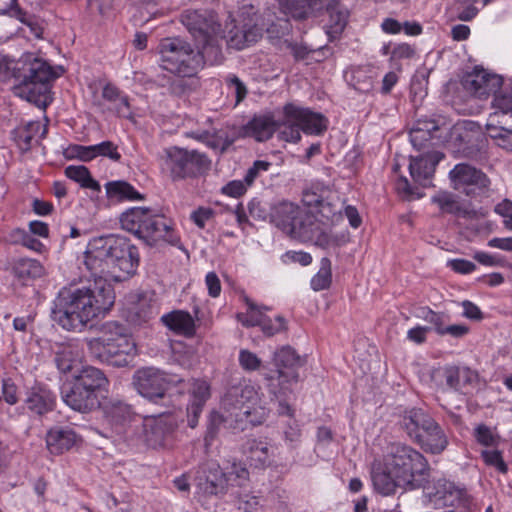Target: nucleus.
<instances>
[{"instance_id": "obj_1", "label": "nucleus", "mask_w": 512, "mask_h": 512, "mask_svg": "<svg viewBox=\"0 0 512 512\" xmlns=\"http://www.w3.org/2000/svg\"><path fill=\"white\" fill-rule=\"evenodd\" d=\"M84 264L93 280L82 286L62 287L51 303L52 320L69 332H82L90 322L108 315L115 303L112 282L135 273L139 253L125 237L100 236L88 242Z\"/></svg>"}, {"instance_id": "obj_2", "label": "nucleus", "mask_w": 512, "mask_h": 512, "mask_svg": "<svg viewBox=\"0 0 512 512\" xmlns=\"http://www.w3.org/2000/svg\"><path fill=\"white\" fill-rule=\"evenodd\" d=\"M220 406L224 413L214 410L208 416L206 444L212 443L224 425L244 431L249 426L263 424L269 414L259 389L250 383L230 387L222 397Z\"/></svg>"}, {"instance_id": "obj_3", "label": "nucleus", "mask_w": 512, "mask_h": 512, "mask_svg": "<svg viewBox=\"0 0 512 512\" xmlns=\"http://www.w3.org/2000/svg\"><path fill=\"white\" fill-rule=\"evenodd\" d=\"M101 336L87 340L90 355L101 363L126 367L138 354L137 344L129 329L116 321L101 326Z\"/></svg>"}, {"instance_id": "obj_4", "label": "nucleus", "mask_w": 512, "mask_h": 512, "mask_svg": "<svg viewBox=\"0 0 512 512\" xmlns=\"http://www.w3.org/2000/svg\"><path fill=\"white\" fill-rule=\"evenodd\" d=\"M119 221L124 230L142 239L149 246H154L159 241L180 246V236L175 231L172 221L148 207L129 208L120 215Z\"/></svg>"}, {"instance_id": "obj_5", "label": "nucleus", "mask_w": 512, "mask_h": 512, "mask_svg": "<svg viewBox=\"0 0 512 512\" xmlns=\"http://www.w3.org/2000/svg\"><path fill=\"white\" fill-rule=\"evenodd\" d=\"M388 467L407 490L423 486L429 476V464L426 458L414 448L405 444H393L385 457Z\"/></svg>"}, {"instance_id": "obj_6", "label": "nucleus", "mask_w": 512, "mask_h": 512, "mask_svg": "<svg viewBox=\"0 0 512 512\" xmlns=\"http://www.w3.org/2000/svg\"><path fill=\"white\" fill-rule=\"evenodd\" d=\"M161 67L182 78H195L203 69V59L192 45L179 37H167L158 45Z\"/></svg>"}, {"instance_id": "obj_7", "label": "nucleus", "mask_w": 512, "mask_h": 512, "mask_svg": "<svg viewBox=\"0 0 512 512\" xmlns=\"http://www.w3.org/2000/svg\"><path fill=\"white\" fill-rule=\"evenodd\" d=\"M60 76L46 61L35 58L29 63L27 73L13 88L14 94L41 109L52 102V82Z\"/></svg>"}, {"instance_id": "obj_8", "label": "nucleus", "mask_w": 512, "mask_h": 512, "mask_svg": "<svg viewBox=\"0 0 512 512\" xmlns=\"http://www.w3.org/2000/svg\"><path fill=\"white\" fill-rule=\"evenodd\" d=\"M162 166L173 181H178L193 177L206 169L209 160L197 150L173 146L164 150Z\"/></svg>"}, {"instance_id": "obj_9", "label": "nucleus", "mask_w": 512, "mask_h": 512, "mask_svg": "<svg viewBox=\"0 0 512 512\" xmlns=\"http://www.w3.org/2000/svg\"><path fill=\"white\" fill-rule=\"evenodd\" d=\"M239 18V24L232 21V26L228 29L226 35L227 44L237 50H241L261 39L265 26L262 16L253 5L243 6Z\"/></svg>"}, {"instance_id": "obj_10", "label": "nucleus", "mask_w": 512, "mask_h": 512, "mask_svg": "<svg viewBox=\"0 0 512 512\" xmlns=\"http://www.w3.org/2000/svg\"><path fill=\"white\" fill-rule=\"evenodd\" d=\"M178 427L172 415H159L145 419L143 436L146 444L154 449L170 448L174 443V432Z\"/></svg>"}, {"instance_id": "obj_11", "label": "nucleus", "mask_w": 512, "mask_h": 512, "mask_svg": "<svg viewBox=\"0 0 512 512\" xmlns=\"http://www.w3.org/2000/svg\"><path fill=\"white\" fill-rule=\"evenodd\" d=\"M171 382L167 374L154 367L138 369L133 375V385L137 392L150 400L163 398Z\"/></svg>"}, {"instance_id": "obj_12", "label": "nucleus", "mask_w": 512, "mask_h": 512, "mask_svg": "<svg viewBox=\"0 0 512 512\" xmlns=\"http://www.w3.org/2000/svg\"><path fill=\"white\" fill-rule=\"evenodd\" d=\"M273 363L277 367V381L280 385V390L274 391V394L286 396L291 385L298 381L297 370L302 365L301 358L291 347L284 346L274 353Z\"/></svg>"}, {"instance_id": "obj_13", "label": "nucleus", "mask_w": 512, "mask_h": 512, "mask_svg": "<svg viewBox=\"0 0 512 512\" xmlns=\"http://www.w3.org/2000/svg\"><path fill=\"white\" fill-rule=\"evenodd\" d=\"M282 115L288 121L297 122L302 132L307 135H321L328 127V119L323 114L294 103L285 104L282 109Z\"/></svg>"}, {"instance_id": "obj_14", "label": "nucleus", "mask_w": 512, "mask_h": 512, "mask_svg": "<svg viewBox=\"0 0 512 512\" xmlns=\"http://www.w3.org/2000/svg\"><path fill=\"white\" fill-rule=\"evenodd\" d=\"M230 486V478L216 462H206L199 466L196 475L198 492L204 495L225 494Z\"/></svg>"}, {"instance_id": "obj_15", "label": "nucleus", "mask_w": 512, "mask_h": 512, "mask_svg": "<svg viewBox=\"0 0 512 512\" xmlns=\"http://www.w3.org/2000/svg\"><path fill=\"white\" fill-rule=\"evenodd\" d=\"M449 176L453 188L467 196L474 194L476 188L485 187L488 182L484 173L464 163L457 164Z\"/></svg>"}, {"instance_id": "obj_16", "label": "nucleus", "mask_w": 512, "mask_h": 512, "mask_svg": "<svg viewBox=\"0 0 512 512\" xmlns=\"http://www.w3.org/2000/svg\"><path fill=\"white\" fill-rule=\"evenodd\" d=\"M511 82L512 81L507 83V85ZM500 86L501 78L497 75L490 74L484 69L475 68L464 78V87L479 98L486 97L490 94H494L495 97L505 88L503 87L498 92ZM504 86H506V84Z\"/></svg>"}, {"instance_id": "obj_17", "label": "nucleus", "mask_w": 512, "mask_h": 512, "mask_svg": "<svg viewBox=\"0 0 512 512\" xmlns=\"http://www.w3.org/2000/svg\"><path fill=\"white\" fill-rule=\"evenodd\" d=\"M61 396L67 406L80 413L91 412L101 403L99 396L73 382L63 386Z\"/></svg>"}, {"instance_id": "obj_18", "label": "nucleus", "mask_w": 512, "mask_h": 512, "mask_svg": "<svg viewBox=\"0 0 512 512\" xmlns=\"http://www.w3.org/2000/svg\"><path fill=\"white\" fill-rule=\"evenodd\" d=\"M492 108L495 110L490 114L488 122L486 124V131L489 137L502 141L503 134L507 131L506 128L498 127L496 123H499L497 117L499 114H511L512 115V82L506 85L505 88L493 98Z\"/></svg>"}, {"instance_id": "obj_19", "label": "nucleus", "mask_w": 512, "mask_h": 512, "mask_svg": "<svg viewBox=\"0 0 512 512\" xmlns=\"http://www.w3.org/2000/svg\"><path fill=\"white\" fill-rule=\"evenodd\" d=\"M181 23L188 29L194 41L206 39L209 33L219 30L220 24L216 22L213 16H207L205 13L187 9L180 15Z\"/></svg>"}, {"instance_id": "obj_20", "label": "nucleus", "mask_w": 512, "mask_h": 512, "mask_svg": "<svg viewBox=\"0 0 512 512\" xmlns=\"http://www.w3.org/2000/svg\"><path fill=\"white\" fill-rule=\"evenodd\" d=\"M277 447L267 439H250L246 442L244 453L250 466L266 469L275 464Z\"/></svg>"}, {"instance_id": "obj_21", "label": "nucleus", "mask_w": 512, "mask_h": 512, "mask_svg": "<svg viewBox=\"0 0 512 512\" xmlns=\"http://www.w3.org/2000/svg\"><path fill=\"white\" fill-rule=\"evenodd\" d=\"M291 238L301 242L316 241L322 243L326 235L322 231L321 223L313 214H310L301 208L300 217L292 225L287 233Z\"/></svg>"}, {"instance_id": "obj_22", "label": "nucleus", "mask_w": 512, "mask_h": 512, "mask_svg": "<svg viewBox=\"0 0 512 512\" xmlns=\"http://www.w3.org/2000/svg\"><path fill=\"white\" fill-rule=\"evenodd\" d=\"M279 12L297 21L306 20L323 7L324 0H274Z\"/></svg>"}, {"instance_id": "obj_23", "label": "nucleus", "mask_w": 512, "mask_h": 512, "mask_svg": "<svg viewBox=\"0 0 512 512\" xmlns=\"http://www.w3.org/2000/svg\"><path fill=\"white\" fill-rule=\"evenodd\" d=\"M81 442V437L69 427H55L46 434V447L53 455H61Z\"/></svg>"}, {"instance_id": "obj_24", "label": "nucleus", "mask_w": 512, "mask_h": 512, "mask_svg": "<svg viewBox=\"0 0 512 512\" xmlns=\"http://www.w3.org/2000/svg\"><path fill=\"white\" fill-rule=\"evenodd\" d=\"M371 479L374 489L381 495L388 496L395 493L397 487H402L396 478V474L392 473L388 467V460L384 462L375 461L371 469Z\"/></svg>"}, {"instance_id": "obj_25", "label": "nucleus", "mask_w": 512, "mask_h": 512, "mask_svg": "<svg viewBox=\"0 0 512 512\" xmlns=\"http://www.w3.org/2000/svg\"><path fill=\"white\" fill-rule=\"evenodd\" d=\"M275 397L278 400V414L288 417V420L282 426L284 441L289 446L296 447L301 440L302 432L299 422L294 417L295 410L285 399H281V396L278 394L275 393Z\"/></svg>"}, {"instance_id": "obj_26", "label": "nucleus", "mask_w": 512, "mask_h": 512, "mask_svg": "<svg viewBox=\"0 0 512 512\" xmlns=\"http://www.w3.org/2000/svg\"><path fill=\"white\" fill-rule=\"evenodd\" d=\"M73 383L95 393L99 397L106 393L109 387V380L106 375L93 366L83 367L74 377Z\"/></svg>"}, {"instance_id": "obj_27", "label": "nucleus", "mask_w": 512, "mask_h": 512, "mask_svg": "<svg viewBox=\"0 0 512 512\" xmlns=\"http://www.w3.org/2000/svg\"><path fill=\"white\" fill-rule=\"evenodd\" d=\"M300 213L299 205L290 201H280L271 207L270 219L277 228L287 234L300 217Z\"/></svg>"}, {"instance_id": "obj_28", "label": "nucleus", "mask_w": 512, "mask_h": 512, "mask_svg": "<svg viewBox=\"0 0 512 512\" xmlns=\"http://www.w3.org/2000/svg\"><path fill=\"white\" fill-rule=\"evenodd\" d=\"M429 501L436 507H444L453 505L455 499L458 498V491L453 482L446 479H438L432 485L424 488Z\"/></svg>"}, {"instance_id": "obj_29", "label": "nucleus", "mask_w": 512, "mask_h": 512, "mask_svg": "<svg viewBox=\"0 0 512 512\" xmlns=\"http://www.w3.org/2000/svg\"><path fill=\"white\" fill-rule=\"evenodd\" d=\"M413 442L418 444L425 452L431 454L442 453L448 445L445 432L435 420Z\"/></svg>"}, {"instance_id": "obj_30", "label": "nucleus", "mask_w": 512, "mask_h": 512, "mask_svg": "<svg viewBox=\"0 0 512 512\" xmlns=\"http://www.w3.org/2000/svg\"><path fill=\"white\" fill-rule=\"evenodd\" d=\"M206 39H198L195 41L197 45L196 53H199L203 59V68L205 65H218L223 62L224 56L220 46V29L209 33Z\"/></svg>"}, {"instance_id": "obj_31", "label": "nucleus", "mask_w": 512, "mask_h": 512, "mask_svg": "<svg viewBox=\"0 0 512 512\" xmlns=\"http://www.w3.org/2000/svg\"><path fill=\"white\" fill-rule=\"evenodd\" d=\"M434 419L420 408H412L405 411L401 420V427L407 433L408 437L414 441L429 425H432Z\"/></svg>"}, {"instance_id": "obj_32", "label": "nucleus", "mask_w": 512, "mask_h": 512, "mask_svg": "<svg viewBox=\"0 0 512 512\" xmlns=\"http://www.w3.org/2000/svg\"><path fill=\"white\" fill-rule=\"evenodd\" d=\"M442 158L443 154L439 152H432L419 157H412L409 164L411 177L417 182L430 179L434 174L436 165Z\"/></svg>"}, {"instance_id": "obj_33", "label": "nucleus", "mask_w": 512, "mask_h": 512, "mask_svg": "<svg viewBox=\"0 0 512 512\" xmlns=\"http://www.w3.org/2000/svg\"><path fill=\"white\" fill-rule=\"evenodd\" d=\"M55 400V395L49 389L35 385L29 390L25 404L30 411L42 415L54 408Z\"/></svg>"}, {"instance_id": "obj_34", "label": "nucleus", "mask_w": 512, "mask_h": 512, "mask_svg": "<svg viewBox=\"0 0 512 512\" xmlns=\"http://www.w3.org/2000/svg\"><path fill=\"white\" fill-rule=\"evenodd\" d=\"M163 324L175 333L193 337L196 333V324L193 317L186 311L176 310L161 317Z\"/></svg>"}, {"instance_id": "obj_35", "label": "nucleus", "mask_w": 512, "mask_h": 512, "mask_svg": "<svg viewBox=\"0 0 512 512\" xmlns=\"http://www.w3.org/2000/svg\"><path fill=\"white\" fill-rule=\"evenodd\" d=\"M82 358L79 345L76 342L62 343L55 351V363L61 373H69L76 367Z\"/></svg>"}, {"instance_id": "obj_36", "label": "nucleus", "mask_w": 512, "mask_h": 512, "mask_svg": "<svg viewBox=\"0 0 512 512\" xmlns=\"http://www.w3.org/2000/svg\"><path fill=\"white\" fill-rule=\"evenodd\" d=\"M442 377L448 388L459 391L475 383L478 375L468 367L446 366L442 370Z\"/></svg>"}, {"instance_id": "obj_37", "label": "nucleus", "mask_w": 512, "mask_h": 512, "mask_svg": "<svg viewBox=\"0 0 512 512\" xmlns=\"http://www.w3.org/2000/svg\"><path fill=\"white\" fill-rule=\"evenodd\" d=\"M278 122L270 115L254 117L247 124V133L257 141H266L277 130Z\"/></svg>"}, {"instance_id": "obj_38", "label": "nucleus", "mask_w": 512, "mask_h": 512, "mask_svg": "<svg viewBox=\"0 0 512 512\" xmlns=\"http://www.w3.org/2000/svg\"><path fill=\"white\" fill-rule=\"evenodd\" d=\"M41 133L44 136L45 130L39 121H30L25 125L18 126L13 131V139L22 152L28 151L32 146V141Z\"/></svg>"}, {"instance_id": "obj_39", "label": "nucleus", "mask_w": 512, "mask_h": 512, "mask_svg": "<svg viewBox=\"0 0 512 512\" xmlns=\"http://www.w3.org/2000/svg\"><path fill=\"white\" fill-rule=\"evenodd\" d=\"M13 275L21 281L40 278L45 268L40 261L32 258H18L12 264Z\"/></svg>"}, {"instance_id": "obj_40", "label": "nucleus", "mask_w": 512, "mask_h": 512, "mask_svg": "<svg viewBox=\"0 0 512 512\" xmlns=\"http://www.w3.org/2000/svg\"><path fill=\"white\" fill-rule=\"evenodd\" d=\"M329 19L325 25L326 34L329 39H337L344 31L349 18V12L346 8L339 5L328 9Z\"/></svg>"}, {"instance_id": "obj_41", "label": "nucleus", "mask_w": 512, "mask_h": 512, "mask_svg": "<svg viewBox=\"0 0 512 512\" xmlns=\"http://www.w3.org/2000/svg\"><path fill=\"white\" fill-rule=\"evenodd\" d=\"M107 197L116 201H137L142 200L140 194L134 186L126 181H111L105 185Z\"/></svg>"}, {"instance_id": "obj_42", "label": "nucleus", "mask_w": 512, "mask_h": 512, "mask_svg": "<svg viewBox=\"0 0 512 512\" xmlns=\"http://www.w3.org/2000/svg\"><path fill=\"white\" fill-rule=\"evenodd\" d=\"M64 174L70 180L78 183L82 188L92 191H100V184L96 181L86 166L69 165L65 168Z\"/></svg>"}, {"instance_id": "obj_43", "label": "nucleus", "mask_w": 512, "mask_h": 512, "mask_svg": "<svg viewBox=\"0 0 512 512\" xmlns=\"http://www.w3.org/2000/svg\"><path fill=\"white\" fill-rule=\"evenodd\" d=\"M105 415L115 426H124L133 418L131 407L121 401L112 402L106 406Z\"/></svg>"}, {"instance_id": "obj_44", "label": "nucleus", "mask_w": 512, "mask_h": 512, "mask_svg": "<svg viewBox=\"0 0 512 512\" xmlns=\"http://www.w3.org/2000/svg\"><path fill=\"white\" fill-rule=\"evenodd\" d=\"M9 239L13 244H19L25 248L42 254L46 252V246L37 238L33 237L30 232L24 228H15L9 234Z\"/></svg>"}, {"instance_id": "obj_45", "label": "nucleus", "mask_w": 512, "mask_h": 512, "mask_svg": "<svg viewBox=\"0 0 512 512\" xmlns=\"http://www.w3.org/2000/svg\"><path fill=\"white\" fill-rule=\"evenodd\" d=\"M244 301L247 305V311L245 313H238L236 318L244 327L259 326L261 320L264 319V311L268 308L265 306H257L251 299L244 297Z\"/></svg>"}, {"instance_id": "obj_46", "label": "nucleus", "mask_w": 512, "mask_h": 512, "mask_svg": "<svg viewBox=\"0 0 512 512\" xmlns=\"http://www.w3.org/2000/svg\"><path fill=\"white\" fill-rule=\"evenodd\" d=\"M332 283L331 261L324 257L320 262V269L310 281L311 288L318 292L328 289Z\"/></svg>"}, {"instance_id": "obj_47", "label": "nucleus", "mask_w": 512, "mask_h": 512, "mask_svg": "<svg viewBox=\"0 0 512 512\" xmlns=\"http://www.w3.org/2000/svg\"><path fill=\"white\" fill-rule=\"evenodd\" d=\"M279 129V138L286 142L297 143L301 139V127L295 121H288L283 115L281 120H277Z\"/></svg>"}, {"instance_id": "obj_48", "label": "nucleus", "mask_w": 512, "mask_h": 512, "mask_svg": "<svg viewBox=\"0 0 512 512\" xmlns=\"http://www.w3.org/2000/svg\"><path fill=\"white\" fill-rule=\"evenodd\" d=\"M210 396V384L206 380H192L189 388V402L205 405Z\"/></svg>"}, {"instance_id": "obj_49", "label": "nucleus", "mask_w": 512, "mask_h": 512, "mask_svg": "<svg viewBox=\"0 0 512 512\" xmlns=\"http://www.w3.org/2000/svg\"><path fill=\"white\" fill-rule=\"evenodd\" d=\"M432 203L436 204L443 213L455 214L460 210L455 196L447 191H440L431 198Z\"/></svg>"}, {"instance_id": "obj_50", "label": "nucleus", "mask_w": 512, "mask_h": 512, "mask_svg": "<svg viewBox=\"0 0 512 512\" xmlns=\"http://www.w3.org/2000/svg\"><path fill=\"white\" fill-rule=\"evenodd\" d=\"M0 15H8L23 24L32 25V16L19 6L17 0H8L0 6Z\"/></svg>"}, {"instance_id": "obj_51", "label": "nucleus", "mask_w": 512, "mask_h": 512, "mask_svg": "<svg viewBox=\"0 0 512 512\" xmlns=\"http://www.w3.org/2000/svg\"><path fill=\"white\" fill-rule=\"evenodd\" d=\"M90 151L92 160L98 156L107 157L115 162L121 159L118 147L111 141H103L95 145H90Z\"/></svg>"}, {"instance_id": "obj_52", "label": "nucleus", "mask_w": 512, "mask_h": 512, "mask_svg": "<svg viewBox=\"0 0 512 512\" xmlns=\"http://www.w3.org/2000/svg\"><path fill=\"white\" fill-rule=\"evenodd\" d=\"M238 363L245 372H255L260 369L262 360L256 353L248 349H240L238 354Z\"/></svg>"}, {"instance_id": "obj_53", "label": "nucleus", "mask_w": 512, "mask_h": 512, "mask_svg": "<svg viewBox=\"0 0 512 512\" xmlns=\"http://www.w3.org/2000/svg\"><path fill=\"white\" fill-rule=\"evenodd\" d=\"M481 457L487 466L495 468L499 473L506 474L508 472V466L500 451L483 450L481 452Z\"/></svg>"}, {"instance_id": "obj_54", "label": "nucleus", "mask_w": 512, "mask_h": 512, "mask_svg": "<svg viewBox=\"0 0 512 512\" xmlns=\"http://www.w3.org/2000/svg\"><path fill=\"white\" fill-rule=\"evenodd\" d=\"M259 327L266 336L271 337L286 330V321L281 316H276L272 319L265 315Z\"/></svg>"}, {"instance_id": "obj_55", "label": "nucleus", "mask_w": 512, "mask_h": 512, "mask_svg": "<svg viewBox=\"0 0 512 512\" xmlns=\"http://www.w3.org/2000/svg\"><path fill=\"white\" fill-rule=\"evenodd\" d=\"M473 259L486 267H503L506 264L503 256L481 250H477L473 253Z\"/></svg>"}, {"instance_id": "obj_56", "label": "nucleus", "mask_w": 512, "mask_h": 512, "mask_svg": "<svg viewBox=\"0 0 512 512\" xmlns=\"http://www.w3.org/2000/svg\"><path fill=\"white\" fill-rule=\"evenodd\" d=\"M230 478V485L243 486L249 479V471L242 463H233L231 470L226 473Z\"/></svg>"}, {"instance_id": "obj_57", "label": "nucleus", "mask_w": 512, "mask_h": 512, "mask_svg": "<svg viewBox=\"0 0 512 512\" xmlns=\"http://www.w3.org/2000/svg\"><path fill=\"white\" fill-rule=\"evenodd\" d=\"M64 157L68 160L78 159L83 162L91 161L90 145L84 146L79 144H70L64 150Z\"/></svg>"}, {"instance_id": "obj_58", "label": "nucleus", "mask_w": 512, "mask_h": 512, "mask_svg": "<svg viewBox=\"0 0 512 512\" xmlns=\"http://www.w3.org/2000/svg\"><path fill=\"white\" fill-rule=\"evenodd\" d=\"M475 438L476 441L486 447L495 446L498 442V437L492 432V430L484 425H478L475 428Z\"/></svg>"}, {"instance_id": "obj_59", "label": "nucleus", "mask_w": 512, "mask_h": 512, "mask_svg": "<svg viewBox=\"0 0 512 512\" xmlns=\"http://www.w3.org/2000/svg\"><path fill=\"white\" fill-rule=\"evenodd\" d=\"M237 507L240 512H262L260 499L254 495H244L237 501Z\"/></svg>"}, {"instance_id": "obj_60", "label": "nucleus", "mask_w": 512, "mask_h": 512, "mask_svg": "<svg viewBox=\"0 0 512 512\" xmlns=\"http://www.w3.org/2000/svg\"><path fill=\"white\" fill-rule=\"evenodd\" d=\"M447 266L454 272L462 275L471 274L477 269L473 262L462 258L448 260Z\"/></svg>"}, {"instance_id": "obj_61", "label": "nucleus", "mask_w": 512, "mask_h": 512, "mask_svg": "<svg viewBox=\"0 0 512 512\" xmlns=\"http://www.w3.org/2000/svg\"><path fill=\"white\" fill-rule=\"evenodd\" d=\"M247 187L243 180H233L224 185L221 188V192L226 196L238 198L245 194Z\"/></svg>"}, {"instance_id": "obj_62", "label": "nucleus", "mask_w": 512, "mask_h": 512, "mask_svg": "<svg viewBox=\"0 0 512 512\" xmlns=\"http://www.w3.org/2000/svg\"><path fill=\"white\" fill-rule=\"evenodd\" d=\"M290 26L289 18L286 17V19H281L277 23L269 25L266 28V32L270 38H281L288 34Z\"/></svg>"}, {"instance_id": "obj_63", "label": "nucleus", "mask_w": 512, "mask_h": 512, "mask_svg": "<svg viewBox=\"0 0 512 512\" xmlns=\"http://www.w3.org/2000/svg\"><path fill=\"white\" fill-rule=\"evenodd\" d=\"M205 285L208 290V294L212 298H217L221 294V282L218 275L214 272H208L205 276Z\"/></svg>"}, {"instance_id": "obj_64", "label": "nucleus", "mask_w": 512, "mask_h": 512, "mask_svg": "<svg viewBox=\"0 0 512 512\" xmlns=\"http://www.w3.org/2000/svg\"><path fill=\"white\" fill-rule=\"evenodd\" d=\"M476 2L460 3L458 1L457 19L460 21H471L474 19L479 10L475 7Z\"/></svg>"}]
</instances>
